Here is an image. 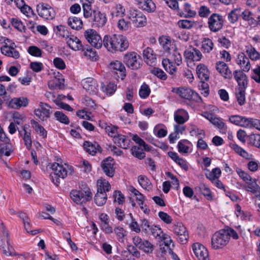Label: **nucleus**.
Returning <instances> with one entry per match:
<instances>
[{
	"label": "nucleus",
	"instance_id": "nucleus-1",
	"mask_svg": "<svg viewBox=\"0 0 260 260\" xmlns=\"http://www.w3.org/2000/svg\"><path fill=\"white\" fill-rule=\"evenodd\" d=\"M103 45L108 51L116 53L125 51L128 47V42L121 35H107L103 38Z\"/></svg>",
	"mask_w": 260,
	"mask_h": 260
},
{
	"label": "nucleus",
	"instance_id": "nucleus-2",
	"mask_svg": "<svg viewBox=\"0 0 260 260\" xmlns=\"http://www.w3.org/2000/svg\"><path fill=\"white\" fill-rule=\"evenodd\" d=\"M52 172L50 176L54 184L58 186L60 183V179L65 178L68 175L72 174L73 169L72 166L67 164H58L54 162L51 165Z\"/></svg>",
	"mask_w": 260,
	"mask_h": 260
},
{
	"label": "nucleus",
	"instance_id": "nucleus-3",
	"mask_svg": "<svg viewBox=\"0 0 260 260\" xmlns=\"http://www.w3.org/2000/svg\"><path fill=\"white\" fill-rule=\"evenodd\" d=\"M236 171L239 177L245 183V184H241L239 188L244 189L247 191H255V189L258 188V184L256 180L253 179L247 172L241 169L237 168Z\"/></svg>",
	"mask_w": 260,
	"mask_h": 260
},
{
	"label": "nucleus",
	"instance_id": "nucleus-4",
	"mask_svg": "<svg viewBox=\"0 0 260 260\" xmlns=\"http://www.w3.org/2000/svg\"><path fill=\"white\" fill-rule=\"evenodd\" d=\"M211 246L214 250L224 248L229 243V238L223 229L215 232L211 237Z\"/></svg>",
	"mask_w": 260,
	"mask_h": 260
},
{
	"label": "nucleus",
	"instance_id": "nucleus-5",
	"mask_svg": "<svg viewBox=\"0 0 260 260\" xmlns=\"http://www.w3.org/2000/svg\"><path fill=\"white\" fill-rule=\"evenodd\" d=\"M3 45L1 47V53L8 57L18 59L20 57V53L16 49V45L11 40L3 38Z\"/></svg>",
	"mask_w": 260,
	"mask_h": 260
},
{
	"label": "nucleus",
	"instance_id": "nucleus-6",
	"mask_svg": "<svg viewBox=\"0 0 260 260\" xmlns=\"http://www.w3.org/2000/svg\"><path fill=\"white\" fill-rule=\"evenodd\" d=\"M70 197L76 204H82L91 199L92 193L89 188L85 187L81 190H72L70 192Z\"/></svg>",
	"mask_w": 260,
	"mask_h": 260
},
{
	"label": "nucleus",
	"instance_id": "nucleus-7",
	"mask_svg": "<svg viewBox=\"0 0 260 260\" xmlns=\"http://www.w3.org/2000/svg\"><path fill=\"white\" fill-rule=\"evenodd\" d=\"M127 18L134 26L142 27L147 24L146 16L141 11L136 9H130L127 14Z\"/></svg>",
	"mask_w": 260,
	"mask_h": 260
},
{
	"label": "nucleus",
	"instance_id": "nucleus-8",
	"mask_svg": "<svg viewBox=\"0 0 260 260\" xmlns=\"http://www.w3.org/2000/svg\"><path fill=\"white\" fill-rule=\"evenodd\" d=\"M0 248L7 256L16 255L13 247L11 245L8 233L4 227L2 228V235L0 236Z\"/></svg>",
	"mask_w": 260,
	"mask_h": 260
},
{
	"label": "nucleus",
	"instance_id": "nucleus-9",
	"mask_svg": "<svg viewBox=\"0 0 260 260\" xmlns=\"http://www.w3.org/2000/svg\"><path fill=\"white\" fill-rule=\"evenodd\" d=\"M84 36L87 41L95 48L100 49L103 44L101 37L93 29H88L85 31Z\"/></svg>",
	"mask_w": 260,
	"mask_h": 260
},
{
	"label": "nucleus",
	"instance_id": "nucleus-10",
	"mask_svg": "<svg viewBox=\"0 0 260 260\" xmlns=\"http://www.w3.org/2000/svg\"><path fill=\"white\" fill-rule=\"evenodd\" d=\"M171 231L177 236L178 241L182 244H186L188 241L189 236L188 232L181 223L178 222L171 226Z\"/></svg>",
	"mask_w": 260,
	"mask_h": 260
},
{
	"label": "nucleus",
	"instance_id": "nucleus-11",
	"mask_svg": "<svg viewBox=\"0 0 260 260\" xmlns=\"http://www.w3.org/2000/svg\"><path fill=\"white\" fill-rule=\"evenodd\" d=\"M37 11L40 17L46 20H53L55 17V12L49 5L40 3L37 6Z\"/></svg>",
	"mask_w": 260,
	"mask_h": 260
},
{
	"label": "nucleus",
	"instance_id": "nucleus-12",
	"mask_svg": "<svg viewBox=\"0 0 260 260\" xmlns=\"http://www.w3.org/2000/svg\"><path fill=\"white\" fill-rule=\"evenodd\" d=\"M223 19L219 14L213 13L208 19V25L209 29L214 32L219 31L223 25Z\"/></svg>",
	"mask_w": 260,
	"mask_h": 260
},
{
	"label": "nucleus",
	"instance_id": "nucleus-13",
	"mask_svg": "<svg viewBox=\"0 0 260 260\" xmlns=\"http://www.w3.org/2000/svg\"><path fill=\"white\" fill-rule=\"evenodd\" d=\"M134 244L140 250L146 253H151L154 249V246L147 240H142L139 236H135L133 238Z\"/></svg>",
	"mask_w": 260,
	"mask_h": 260
},
{
	"label": "nucleus",
	"instance_id": "nucleus-14",
	"mask_svg": "<svg viewBox=\"0 0 260 260\" xmlns=\"http://www.w3.org/2000/svg\"><path fill=\"white\" fill-rule=\"evenodd\" d=\"M203 116L208 119L214 126L218 128L220 133L225 134L227 131V126L222 119L218 117L215 116L213 114L205 112Z\"/></svg>",
	"mask_w": 260,
	"mask_h": 260
},
{
	"label": "nucleus",
	"instance_id": "nucleus-15",
	"mask_svg": "<svg viewBox=\"0 0 260 260\" xmlns=\"http://www.w3.org/2000/svg\"><path fill=\"white\" fill-rule=\"evenodd\" d=\"M177 93L182 98L189 101L200 102L201 96L195 91L189 88L180 87L177 89Z\"/></svg>",
	"mask_w": 260,
	"mask_h": 260
},
{
	"label": "nucleus",
	"instance_id": "nucleus-16",
	"mask_svg": "<svg viewBox=\"0 0 260 260\" xmlns=\"http://www.w3.org/2000/svg\"><path fill=\"white\" fill-rule=\"evenodd\" d=\"M158 41L164 51L168 54H171L177 48L175 42L169 36H160Z\"/></svg>",
	"mask_w": 260,
	"mask_h": 260
},
{
	"label": "nucleus",
	"instance_id": "nucleus-17",
	"mask_svg": "<svg viewBox=\"0 0 260 260\" xmlns=\"http://www.w3.org/2000/svg\"><path fill=\"white\" fill-rule=\"evenodd\" d=\"M193 252L199 260H209V253L207 249L200 243L192 245Z\"/></svg>",
	"mask_w": 260,
	"mask_h": 260
},
{
	"label": "nucleus",
	"instance_id": "nucleus-18",
	"mask_svg": "<svg viewBox=\"0 0 260 260\" xmlns=\"http://www.w3.org/2000/svg\"><path fill=\"white\" fill-rule=\"evenodd\" d=\"M39 108L35 110V115L41 120L44 121L50 117L51 111L50 107L47 104L40 103Z\"/></svg>",
	"mask_w": 260,
	"mask_h": 260
},
{
	"label": "nucleus",
	"instance_id": "nucleus-19",
	"mask_svg": "<svg viewBox=\"0 0 260 260\" xmlns=\"http://www.w3.org/2000/svg\"><path fill=\"white\" fill-rule=\"evenodd\" d=\"M140 58L136 52L126 53L124 56V61L126 66L132 70L137 69L140 67L138 59Z\"/></svg>",
	"mask_w": 260,
	"mask_h": 260
},
{
	"label": "nucleus",
	"instance_id": "nucleus-20",
	"mask_svg": "<svg viewBox=\"0 0 260 260\" xmlns=\"http://www.w3.org/2000/svg\"><path fill=\"white\" fill-rule=\"evenodd\" d=\"M236 62L244 72H248L251 68L249 58L243 52L237 55Z\"/></svg>",
	"mask_w": 260,
	"mask_h": 260
},
{
	"label": "nucleus",
	"instance_id": "nucleus-21",
	"mask_svg": "<svg viewBox=\"0 0 260 260\" xmlns=\"http://www.w3.org/2000/svg\"><path fill=\"white\" fill-rule=\"evenodd\" d=\"M81 84L84 89L90 94H96L98 91L97 81L92 78H87L82 80Z\"/></svg>",
	"mask_w": 260,
	"mask_h": 260
},
{
	"label": "nucleus",
	"instance_id": "nucleus-22",
	"mask_svg": "<svg viewBox=\"0 0 260 260\" xmlns=\"http://www.w3.org/2000/svg\"><path fill=\"white\" fill-rule=\"evenodd\" d=\"M110 68L122 80L126 76V69L123 64L120 61L115 60L110 63Z\"/></svg>",
	"mask_w": 260,
	"mask_h": 260
},
{
	"label": "nucleus",
	"instance_id": "nucleus-23",
	"mask_svg": "<svg viewBox=\"0 0 260 260\" xmlns=\"http://www.w3.org/2000/svg\"><path fill=\"white\" fill-rule=\"evenodd\" d=\"M216 69L225 79H231L233 74L228 64L222 61L216 63Z\"/></svg>",
	"mask_w": 260,
	"mask_h": 260
},
{
	"label": "nucleus",
	"instance_id": "nucleus-24",
	"mask_svg": "<svg viewBox=\"0 0 260 260\" xmlns=\"http://www.w3.org/2000/svg\"><path fill=\"white\" fill-rule=\"evenodd\" d=\"M114 161L111 157H108L104 160L102 162V168L106 174L109 177H112L114 176L115 169L114 168Z\"/></svg>",
	"mask_w": 260,
	"mask_h": 260
},
{
	"label": "nucleus",
	"instance_id": "nucleus-25",
	"mask_svg": "<svg viewBox=\"0 0 260 260\" xmlns=\"http://www.w3.org/2000/svg\"><path fill=\"white\" fill-rule=\"evenodd\" d=\"M229 120L230 122L235 125L248 128L249 118L239 115H235L230 116Z\"/></svg>",
	"mask_w": 260,
	"mask_h": 260
},
{
	"label": "nucleus",
	"instance_id": "nucleus-26",
	"mask_svg": "<svg viewBox=\"0 0 260 260\" xmlns=\"http://www.w3.org/2000/svg\"><path fill=\"white\" fill-rule=\"evenodd\" d=\"M184 56L186 59L193 61H199L203 57L201 52L196 48L185 50L184 52Z\"/></svg>",
	"mask_w": 260,
	"mask_h": 260
},
{
	"label": "nucleus",
	"instance_id": "nucleus-27",
	"mask_svg": "<svg viewBox=\"0 0 260 260\" xmlns=\"http://www.w3.org/2000/svg\"><path fill=\"white\" fill-rule=\"evenodd\" d=\"M69 47L74 51H79L83 49L81 41L74 35H70L66 40Z\"/></svg>",
	"mask_w": 260,
	"mask_h": 260
},
{
	"label": "nucleus",
	"instance_id": "nucleus-28",
	"mask_svg": "<svg viewBox=\"0 0 260 260\" xmlns=\"http://www.w3.org/2000/svg\"><path fill=\"white\" fill-rule=\"evenodd\" d=\"M197 74L202 82L207 81L210 77V72L207 67L203 63L198 64L196 67Z\"/></svg>",
	"mask_w": 260,
	"mask_h": 260
},
{
	"label": "nucleus",
	"instance_id": "nucleus-29",
	"mask_svg": "<svg viewBox=\"0 0 260 260\" xmlns=\"http://www.w3.org/2000/svg\"><path fill=\"white\" fill-rule=\"evenodd\" d=\"M28 104V100L27 98L21 96L20 98H14L11 99L8 104L11 108L19 109L21 107H26Z\"/></svg>",
	"mask_w": 260,
	"mask_h": 260
},
{
	"label": "nucleus",
	"instance_id": "nucleus-30",
	"mask_svg": "<svg viewBox=\"0 0 260 260\" xmlns=\"http://www.w3.org/2000/svg\"><path fill=\"white\" fill-rule=\"evenodd\" d=\"M189 114L187 111L183 109L176 110L174 113V119L178 124H184L189 119Z\"/></svg>",
	"mask_w": 260,
	"mask_h": 260
},
{
	"label": "nucleus",
	"instance_id": "nucleus-31",
	"mask_svg": "<svg viewBox=\"0 0 260 260\" xmlns=\"http://www.w3.org/2000/svg\"><path fill=\"white\" fill-rule=\"evenodd\" d=\"M244 71L236 70L234 72V78L238 84V88H246L247 85V78Z\"/></svg>",
	"mask_w": 260,
	"mask_h": 260
},
{
	"label": "nucleus",
	"instance_id": "nucleus-32",
	"mask_svg": "<svg viewBox=\"0 0 260 260\" xmlns=\"http://www.w3.org/2000/svg\"><path fill=\"white\" fill-rule=\"evenodd\" d=\"M107 22V18L104 13L100 11L94 12L92 25L94 27H103Z\"/></svg>",
	"mask_w": 260,
	"mask_h": 260
},
{
	"label": "nucleus",
	"instance_id": "nucleus-33",
	"mask_svg": "<svg viewBox=\"0 0 260 260\" xmlns=\"http://www.w3.org/2000/svg\"><path fill=\"white\" fill-rule=\"evenodd\" d=\"M19 133L22 138L26 147L28 149H30L32 145V140L30 131L28 129L26 126H24L21 130L19 131Z\"/></svg>",
	"mask_w": 260,
	"mask_h": 260
},
{
	"label": "nucleus",
	"instance_id": "nucleus-34",
	"mask_svg": "<svg viewBox=\"0 0 260 260\" xmlns=\"http://www.w3.org/2000/svg\"><path fill=\"white\" fill-rule=\"evenodd\" d=\"M192 144L187 140H181L177 144L178 152L181 154H188L191 152Z\"/></svg>",
	"mask_w": 260,
	"mask_h": 260
},
{
	"label": "nucleus",
	"instance_id": "nucleus-35",
	"mask_svg": "<svg viewBox=\"0 0 260 260\" xmlns=\"http://www.w3.org/2000/svg\"><path fill=\"white\" fill-rule=\"evenodd\" d=\"M112 18L118 19L123 17L125 15V9L121 4H115L111 9V11Z\"/></svg>",
	"mask_w": 260,
	"mask_h": 260
},
{
	"label": "nucleus",
	"instance_id": "nucleus-36",
	"mask_svg": "<svg viewBox=\"0 0 260 260\" xmlns=\"http://www.w3.org/2000/svg\"><path fill=\"white\" fill-rule=\"evenodd\" d=\"M100 125L103 128H105L106 132L108 135L113 138V139L119 134L118 132V127L111 124H108L104 121H99Z\"/></svg>",
	"mask_w": 260,
	"mask_h": 260
},
{
	"label": "nucleus",
	"instance_id": "nucleus-37",
	"mask_svg": "<svg viewBox=\"0 0 260 260\" xmlns=\"http://www.w3.org/2000/svg\"><path fill=\"white\" fill-rule=\"evenodd\" d=\"M168 155L172 160L177 164L182 169L184 170H187L188 167L187 161L184 159L179 156L177 153L173 151H169Z\"/></svg>",
	"mask_w": 260,
	"mask_h": 260
},
{
	"label": "nucleus",
	"instance_id": "nucleus-38",
	"mask_svg": "<svg viewBox=\"0 0 260 260\" xmlns=\"http://www.w3.org/2000/svg\"><path fill=\"white\" fill-rule=\"evenodd\" d=\"M235 213L236 216L242 220H251V213L247 211L242 210L239 204L235 205Z\"/></svg>",
	"mask_w": 260,
	"mask_h": 260
},
{
	"label": "nucleus",
	"instance_id": "nucleus-39",
	"mask_svg": "<svg viewBox=\"0 0 260 260\" xmlns=\"http://www.w3.org/2000/svg\"><path fill=\"white\" fill-rule=\"evenodd\" d=\"M138 5L140 8L149 13L154 12L156 8L152 0H139Z\"/></svg>",
	"mask_w": 260,
	"mask_h": 260
},
{
	"label": "nucleus",
	"instance_id": "nucleus-40",
	"mask_svg": "<svg viewBox=\"0 0 260 260\" xmlns=\"http://www.w3.org/2000/svg\"><path fill=\"white\" fill-rule=\"evenodd\" d=\"M143 57L146 63L149 66H151L156 60L153 50L149 47H147L143 51Z\"/></svg>",
	"mask_w": 260,
	"mask_h": 260
},
{
	"label": "nucleus",
	"instance_id": "nucleus-41",
	"mask_svg": "<svg viewBox=\"0 0 260 260\" xmlns=\"http://www.w3.org/2000/svg\"><path fill=\"white\" fill-rule=\"evenodd\" d=\"M229 146L231 149L234 150L235 152L245 158V159L250 160L252 158V155L248 153L246 150L238 146L235 143H231Z\"/></svg>",
	"mask_w": 260,
	"mask_h": 260
},
{
	"label": "nucleus",
	"instance_id": "nucleus-42",
	"mask_svg": "<svg viewBox=\"0 0 260 260\" xmlns=\"http://www.w3.org/2000/svg\"><path fill=\"white\" fill-rule=\"evenodd\" d=\"M162 65L165 70L171 75H174L177 72L176 64L170 59H164L162 60Z\"/></svg>",
	"mask_w": 260,
	"mask_h": 260
},
{
	"label": "nucleus",
	"instance_id": "nucleus-43",
	"mask_svg": "<svg viewBox=\"0 0 260 260\" xmlns=\"http://www.w3.org/2000/svg\"><path fill=\"white\" fill-rule=\"evenodd\" d=\"M113 141L118 146L123 149H126L129 144V140L125 136L120 134H118Z\"/></svg>",
	"mask_w": 260,
	"mask_h": 260
},
{
	"label": "nucleus",
	"instance_id": "nucleus-44",
	"mask_svg": "<svg viewBox=\"0 0 260 260\" xmlns=\"http://www.w3.org/2000/svg\"><path fill=\"white\" fill-rule=\"evenodd\" d=\"M83 146L86 151L92 155H95L100 149V146L98 143H93L89 141L85 142Z\"/></svg>",
	"mask_w": 260,
	"mask_h": 260
},
{
	"label": "nucleus",
	"instance_id": "nucleus-45",
	"mask_svg": "<svg viewBox=\"0 0 260 260\" xmlns=\"http://www.w3.org/2000/svg\"><path fill=\"white\" fill-rule=\"evenodd\" d=\"M138 181L140 185L144 189L150 191L152 189V184L148 178L144 175H139Z\"/></svg>",
	"mask_w": 260,
	"mask_h": 260
},
{
	"label": "nucleus",
	"instance_id": "nucleus-46",
	"mask_svg": "<svg viewBox=\"0 0 260 260\" xmlns=\"http://www.w3.org/2000/svg\"><path fill=\"white\" fill-rule=\"evenodd\" d=\"M53 31L59 38L67 39L70 35L67 27L62 25H56L53 27Z\"/></svg>",
	"mask_w": 260,
	"mask_h": 260
},
{
	"label": "nucleus",
	"instance_id": "nucleus-47",
	"mask_svg": "<svg viewBox=\"0 0 260 260\" xmlns=\"http://www.w3.org/2000/svg\"><path fill=\"white\" fill-rule=\"evenodd\" d=\"M94 0H80L83 10V15L85 18H88L91 15V4Z\"/></svg>",
	"mask_w": 260,
	"mask_h": 260
},
{
	"label": "nucleus",
	"instance_id": "nucleus-48",
	"mask_svg": "<svg viewBox=\"0 0 260 260\" xmlns=\"http://www.w3.org/2000/svg\"><path fill=\"white\" fill-rule=\"evenodd\" d=\"M214 44L209 38H205L201 42V50L204 53H209L213 49Z\"/></svg>",
	"mask_w": 260,
	"mask_h": 260
},
{
	"label": "nucleus",
	"instance_id": "nucleus-49",
	"mask_svg": "<svg viewBox=\"0 0 260 260\" xmlns=\"http://www.w3.org/2000/svg\"><path fill=\"white\" fill-rule=\"evenodd\" d=\"M154 135L158 138H164L168 134L166 126L161 123L156 124L153 128Z\"/></svg>",
	"mask_w": 260,
	"mask_h": 260
},
{
	"label": "nucleus",
	"instance_id": "nucleus-50",
	"mask_svg": "<svg viewBox=\"0 0 260 260\" xmlns=\"http://www.w3.org/2000/svg\"><path fill=\"white\" fill-rule=\"evenodd\" d=\"M96 185L97 191L106 193L110 190L111 187L109 182L105 179L98 180Z\"/></svg>",
	"mask_w": 260,
	"mask_h": 260
},
{
	"label": "nucleus",
	"instance_id": "nucleus-51",
	"mask_svg": "<svg viewBox=\"0 0 260 260\" xmlns=\"http://www.w3.org/2000/svg\"><path fill=\"white\" fill-rule=\"evenodd\" d=\"M195 189L200 191L207 200H211L212 199L211 191L205 184L201 183L198 186L195 187Z\"/></svg>",
	"mask_w": 260,
	"mask_h": 260
},
{
	"label": "nucleus",
	"instance_id": "nucleus-52",
	"mask_svg": "<svg viewBox=\"0 0 260 260\" xmlns=\"http://www.w3.org/2000/svg\"><path fill=\"white\" fill-rule=\"evenodd\" d=\"M246 52L251 60L257 61L260 59V53L253 47H246Z\"/></svg>",
	"mask_w": 260,
	"mask_h": 260
},
{
	"label": "nucleus",
	"instance_id": "nucleus-53",
	"mask_svg": "<svg viewBox=\"0 0 260 260\" xmlns=\"http://www.w3.org/2000/svg\"><path fill=\"white\" fill-rule=\"evenodd\" d=\"M101 88L102 91L107 95H111L115 92L117 86L113 83L110 82L106 85L102 83Z\"/></svg>",
	"mask_w": 260,
	"mask_h": 260
},
{
	"label": "nucleus",
	"instance_id": "nucleus-54",
	"mask_svg": "<svg viewBox=\"0 0 260 260\" xmlns=\"http://www.w3.org/2000/svg\"><path fill=\"white\" fill-rule=\"evenodd\" d=\"M30 123L33 128L40 136H42L43 138H47V132L41 125L34 120H31Z\"/></svg>",
	"mask_w": 260,
	"mask_h": 260
},
{
	"label": "nucleus",
	"instance_id": "nucleus-55",
	"mask_svg": "<svg viewBox=\"0 0 260 260\" xmlns=\"http://www.w3.org/2000/svg\"><path fill=\"white\" fill-rule=\"evenodd\" d=\"M64 80L57 78H53L48 81V85L51 89H60L63 84Z\"/></svg>",
	"mask_w": 260,
	"mask_h": 260
},
{
	"label": "nucleus",
	"instance_id": "nucleus-56",
	"mask_svg": "<svg viewBox=\"0 0 260 260\" xmlns=\"http://www.w3.org/2000/svg\"><path fill=\"white\" fill-rule=\"evenodd\" d=\"M68 23L72 28L74 29H79L82 27V21L80 18L77 17H70L68 19Z\"/></svg>",
	"mask_w": 260,
	"mask_h": 260
},
{
	"label": "nucleus",
	"instance_id": "nucleus-57",
	"mask_svg": "<svg viewBox=\"0 0 260 260\" xmlns=\"http://www.w3.org/2000/svg\"><path fill=\"white\" fill-rule=\"evenodd\" d=\"M107 195L106 192L97 191L94 197V202L98 206L104 205L107 201Z\"/></svg>",
	"mask_w": 260,
	"mask_h": 260
},
{
	"label": "nucleus",
	"instance_id": "nucleus-58",
	"mask_svg": "<svg viewBox=\"0 0 260 260\" xmlns=\"http://www.w3.org/2000/svg\"><path fill=\"white\" fill-rule=\"evenodd\" d=\"M131 22L126 20L124 17H123L118 19L117 26L121 31H126L131 27Z\"/></svg>",
	"mask_w": 260,
	"mask_h": 260
},
{
	"label": "nucleus",
	"instance_id": "nucleus-59",
	"mask_svg": "<svg viewBox=\"0 0 260 260\" xmlns=\"http://www.w3.org/2000/svg\"><path fill=\"white\" fill-rule=\"evenodd\" d=\"M241 13L240 8H236L232 10L228 15V20L230 23H234L237 21L239 15Z\"/></svg>",
	"mask_w": 260,
	"mask_h": 260
},
{
	"label": "nucleus",
	"instance_id": "nucleus-60",
	"mask_svg": "<svg viewBox=\"0 0 260 260\" xmlns=\"http://www.w3.org/2000/svg\"><path fill=\"white\" fill-rule=\"evenodd\" d=\"M196 24L195 21L188 19L180 20L177 22L178 26L183 29H191Z\"/></svg>",
	"mask_w": 260,
	"mask_h": 260
},
{
	"label": "nucleus",
	"instance_id": "nucleus-61",
	"mask_svg": "<svg viewBox=\"0 0 260 260\" xmlns=\"http://www.w3.org/2000/svg\"><path fill=\"white\" fill-rule=\"evenodd\" d=\"M248 144L258 148H260V135H250L247 138Z\"/></svg>",
	"mask_w": 260,
	"mask_h": 260
},
{
	"label": "nucleus",
	"instance_id": "nucleus-62",
	"mask_svg": "<svg viewBox=\"0 0 260 260\" xmlns=\"http://www.w3.org/2000/svg\"><path fill=\"white\" fill-rule=\"evenodd\" d=\"M171 61L174 62L176 66H180L182 63V57L181 54V53L179 52V51L176 48L175 49V51L172 53H171Z\"/></svg>",
	"mask_w": 260,
	"mask_h": 260
},
{
	"label": "nucleus",
	"instance_id": "nucleus-63",
	"mask_svg": "<svg viewBox=\"0 0 260 260\" xmlns=\"http://www.w3.org/2000/svg\"><path fill=\"white\" fill-rule=\"evenodd\" d=\"M245 88H237L236 89V96L239 104L242 106L245 101Z\"/></svg>",
	"mask_w": 260,
	"mask_h": 260
},
{
	"label": "nucleus",
	"instance_id": "nucleus-64",
	"mask_svg": "<svg viewBox=\"0 0 260 260\" xmlns=\"http://www.w3.org/2000/svg\"><path fill=\"white\" fill-rule=\"evenodd\" d=\"M131 151L132 155L138 159H141L145 157V153L143 151V150L138 146H133L131 149Z\"/></svg>",
	"mask_w": 260,
	"mask_h": 260
}]
</instances>
